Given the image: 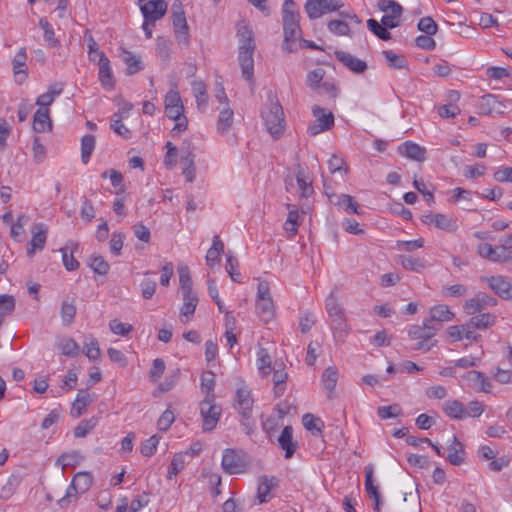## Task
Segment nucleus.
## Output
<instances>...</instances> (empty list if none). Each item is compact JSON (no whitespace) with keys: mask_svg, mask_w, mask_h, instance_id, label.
<instances>
[{"mask_svg":"<svg viewBox=\"0 0 512 512\" xmlns=\"http://www.w3.org/2000/svg\"><path fill=\"white\" fill-rule=\"evenodd\" d=\"M58 349L65 356L74 357L79 352V346L74 339L69 337L61 338L57 343Z\"/></svg>","mask_w":512,"mask_h":512,"instance_id":"obj_46","label":"nucleus"},{"mask_svg":"<svg viewBox=\"0 0 512 512\" xmlns=\"http://www.w3.org/2000/svg\"><path fill=\"white\" fill-rule=\"evenodd\" d=\"M236 404L239 413L252 411L253 399L247 387H241L236 391Z\"/></svg>","mask_w":512,"mask_h":512,"instance_id":"obj_35","label":"nucleus"},{"mask_svg":"<svg viewBox=\"0 0 512 512\" xmlns=\"http://www.w3.org/2000/svg\"><path fill=\"white\" fill-rule=\"evenodd\" d=\"M496 317L491 313H480L479 315L471 317L467 321L468 328L473 329H487L494 325Z\"/></svg>","mask_w":512,"mask_h":512,"instance_id":"obj_34","label":"nucleus"},{"mask_svg":"<svg viewBox=\"0 0 512 512\" xmlns=\"http://www.w3.org/2000/svg\"><path fill=\"white\" fill-rule=\"evenodd\" d=\"M215 386V375L211 371H206L201 376V390L206 397L214 396L213 390Z\"/></svg>","mask_w":512,"mask_h":512,"instance_id":"obj_56","label":"nucleus"},{"mask_svg":"<svg viewBox=\"0 0 512 512\" xmlns=\"http://www.w3.org/2000/svg\"><path fill=\"white\" fill-rule=\"evenodd\" d=\"M367 26L369 30L381 40L387 41L391 39V34L382 23L380 24L377 20L371 18L367 20Z\"/></svg>","mask_w":512,"mask_h":512,"instance_id":"obj_49","label":"nucleus"},{"mask_svg":"<svg viewBox=\"0 0 512 512\" xmlns=\"http://www.w3.org/2000/svg\"><path fill=\"white\" fill-rule=\"evenodd\" d=\"M279 446L285 451V458H291L296 450L297 443L293 441V429L286 426L278 437Z\"/></svg>","mask_w":512,"mask_h":512,"instance_id":"obj_21","label":"nucleus"},{"mask_svg":"<svg viewBox=\"0 0 512 512\" xmlns=\"http://www.w3.org/2000/svg\"><path fill=\"white\" fill-rule=\"evenodd\" d=\"M331 202L335 205L341 206L346 212L353 214H360L358 210L359 205L354 201V198L348 194L330 195Z\"/></svg>","mask_w":512,"mask_h":512,"instance_id":"obj_30","label":"nucleus"},{"mask_svg":"<svg viewBox=\"0 0 512 512\" xmlns=\"http://www.w3.org/2000/svg\"><path fill=\"white\" fill-rule=\"evenodd\" d=\"M202 477L207 479L208 484L210 486V493L213 498L218 497L221 494V490L219 486L222 483V478L219 474L213 473L209 470L202 471Z\"/></svg>","mask_w":512,"mask_h":512,"instance_id":"obj_44","label":"nucleus"},{"mask_svg":"<svg viewBox=\"0 0 512 512\" xmlns=\"http://www.w3.org/2000/svg\"><path fill=\"white\" fill-rule=\"evenodd\" d=\"M325 308L328 315L335 321L342 320L344 316L343 308L338 303L333 293H330L326 299Z\"/></svg>","mask_w":512,"mask_h":512,"instance_id":"obj_42","label":"nucleus"},{"mask_svg":"<svg viewBox=\"0 0 512 512\" xmlns=\"http://www.w3.org/2000/svg\"><path fill=\"white\" fill-rule=\"evenodd\" d=\"M234 122V112L229 105L224 106L220 112L217 120V131L224 134L230 130Z\"/></svg>","mask_w":512,"mask_h":512,"instance_id":"obj_32","label":"nucleus"},{"mask_svg":"<svg viewBox=\"0 0 512 512\" xmlns=\"http://www.w3.org/2000/svg\"><path fill=\"white\" fill-rule=\"evenodd\" d=\"M92 401L93 397L87 390H80L72 405V415L74 417H80Z\"/></svg>","mask_w":512,"mask_h":512,"instance_id":"obj_27","label":"nucleus"},{"mask_svg":"<svg viewBox=\"0 0 512 512\" xmlns=\"http://www.w3.org/2000/svg\"><path fill=\"white\" fill-rule=\"evenodd\" d=\"M365 474V490L369 494L370 497H376L379 494L377 486L374 485V466L373 464H368L364 469Z\"/></svg>","mask_w":512,"mask_h":512,"instance_id":"obj_53","label":"nucleus"},{"mask_svg":"<svg viewBox=\"0 0 512 512\" xmlns=\"http://www.w3.org/2000/svg\"><path fill=\"white\" fill-rule=\"evenodd\" d=\"M221 466L228 474H239L245 470L246 462L239 451L235 449H225L223 451Z\"/></svg>","mask_w":512,"mask_h":512,"instance_id":"obj_8","label":"nucleus"},{"mask_svg":"<svg viewBox=\"0 0 512 512\" xmlns=\"http://www.w3.org/2000/svg\"><path fill=\"white\" fill-rule=\"evenodd\" d=\"M197 304L198 298L196 294L183 296V305L180 310V320L182 322H187L189 320V317L194 314Z\"/></svg>","mask_w":512,"mask_h":512,"instance_id":"obj_40","label":"nucleus"},{"mask_svg":"<svg viewBox=\"0 0 512 512\" xmlns=\"http://www.w3.org/2000/svg\"><path fill=\"white\" fill-rule=\"evenodd\" d=\"M325 71L322 68H317L310 71L307 75V84L310 88L316 89L321 86Z\"/></svg>","mask_w":512,"mask_h":512,"instance_id":"obj_61","label":"nucleus"},{"mask_svg":"<svg viewBox=\"0 0 512 512\" xmlns=\"http://www.w3.org/2000/svg\"><path fill=\"white\" fill-rule=\"evenodd\" d=\"M237 35L239 38V49L255 50L253 32L246 24L238 25Z\"/></svg>","mask_w":512,"mask_h":512,"instance_id":"obj_29","label":"nucleus"},{"mask_svg":"<svg viewBox=\"0 0 512 512\" xmlns=\"http://www.w3.org/2000/svg\"><path fill=\"white\" fill-rule=\"evenodd\" d=\"M256 312L265 323L271 321L275 315L272 297L256 298Z\"/></svg>","mask_w":512,"mask_h":512,"instance_id":"obj_20","label":"nucleus"},{"mask_svg":"<svg viewBox=\"0 0 512 512\" xmlns=\"http://www.w3.org/2000/svg\"><path fill=\"white\" fill-rule=\"evenodd\" d=\"M338 381V370L335 367H328L324 370L321 376V382L327 392L328 398L333 397V393Z\"/></svg>","mask_w":512,"mask_h":512,"instance_id":"obj_28","label":"nucleus"},{"mask_svg":"<svg viewBox=\"0 0 512 512\" xmlns=\"http://www.w3.org/2000/svg\"><path fill=\"white\" fill-rule=\"evenodd\" d=\"M159 443V439L156 435L151 436L149 439L145 440L141 445V454L143 456L149 457L152 456L157 448Z\"/></svg>","mask_w":512,"mask_h":512,"instance_id":"obj_63","label":"nucleus"},{"mask_svg":"<svg viewBox=\"0 0 512 512\" xmlns=\"http://www.w3.org/2000/svg\"><path fill=\"white\" fill-rule=\"evenodd\" d=\"M146 20H159L167 11V3L164 0H146L138 4Z\"/></svg>","mask_w":512,"mask_h":512,"instance_id":"obj_13","label":"nucleus"},{"mask_svg":"<svg viewBox=\"0 0 512 512\" xmlns=\"http://www.w3.org/2000/svg\"><path fill=\"white\" fill-rule=\"evenodd\" d=\"M287 373L284 370H275L273 373L274 392L276 396H281L285 390Z\"/></svg>","mask_w":512,"mask_h":512,"instance_id":"obj_58","label":"nucleus"},{"mask_svg":"<svg viewBox=\"0 0 512 512\" xmlns=\"http://www.w3.org/2000/svg\"><path fill=\"white\" fill-rule=\"evenodd\" d=\"M27 54L26 49L21 48L13 58V71L16 77V81L21 84L27 76L26 66Z\"/></svg>","mask_w":512,"mask_h":512,"instance_id":"obj_23","label":"nucleus"},{"mask_svg":"<svg viewBox=\"0 0 512 512\" xmlns=\"http://www.w3.org/2000/svg\"><path fill=\"white\" fill-rule=\"evenodd\" d=\"M328 29L331 33L340 36H346L350 33V27L348 23L343 20H331L328 23Z\"/></svg>","mask_w":512,"mask_h":512,"instance_id":"obj_59","label":"nucleus"},{"mask_svg":"<svg viewBox=\"0 0 512 512\" xmlns=\"http://www.w3.org/2000/svg\"><path fill=\"white\" fill-rule=\"evenodd\" d=\"M343 6L341 0H307L305 11L310 19H317L324 14L338 11Z\"/></svg>","mask_w":512,"mask_h":512,"instance_id":"obj_7","label":"nucleus"},{"mask_svg":"<svg viewBox=\"0 0 512 512\" xmlns=\"http://www.w3.org/2000/svg\"><path fill=\"white\" fill-rule=\"evenodd\" d=\"M501 103L498 101L497 97L492 94L484 95L479 104H478V112L482 115H490L493 112H501Z\"/></svg>","mask_w":512,"mask_h":512,"instance_id":"obj_31","label":"nucleus"},{"mask_svg":"<svg viewBox=\"0 0 512 512\" xmlns=\"http://www.w3.org/2000/svg\"><path fill=\"white\" fill-rule=\"evenodd\" d=\"M383 56L386 58L390 67L394 69H402L405 67L406 60L403 56L393 53L392 51H383Z\"/></svg>","mask_w":512,"mask_h":512,"instance_id":"obj_60","label":"nucleus"},{"mask_svg":"<svg viewBox=\"0 0 512 512\" xmlns=\"http://www.w3.org/2000/svg\"><path fill=\"white\" fill-rule=\"evenodd\" d=\"M484 280L497 296L512 301V282L509 277L497 275L486 277Z\"/></svg>","mask_w":512,"mask_h":512,"instance_id":"obj_12","label":"nucleus"},{"mask_svg":"<svg viewBox=\"0 0 512 512\" xmlns=\"http://www.w3.org/2000/svg\"><path fill=\"white\" fill-rule=\"evenodd\" d=\"M282 20L284 31V49L292 51L290 43H294L301 37V28L299 24L300 13L296 3L293 0H285L282 7Z\"/></svg>","mask_w":512,"mask_h":512,"instance_id":"obj_1","label":"nucleus"},{"mask_svg":"<svg viewBox=\"0 0 512 512\" xmlns=\"http://www.w3.org/2000/svg\"><path fill=\"white\" fill-rule=\"evenodd\" d=\"M444 413L453 419L465 418V407L462 402L458 400H448L443 404Z\"/></svg>","mask_w":512,"mask_h":512,"instance_id":"obj_37","label":"nucleus"},{"mask_svg":"<svg viewBox=\"0 0 512 512\" xmlns=\"http://www.w3.org/2000/svg\"><path fill=\"white\" fill-rule=\"evenodd\" d=\"M47 227L42 223L34 224L31 228L32 239L27 249L28 257H32L37 250H42L47 239Z\"/></svg>","mask_w":512,"mask_h":512,"instance_id":"obj_14","label":"nucleus"},{"mask_svg":"<svg viewBox=\"0 0 512 512\" xmlns=\"http://www.w3.org/2000/svg\"><path fill=\"white\" fill-rule=\"evenodd\" d=\"M83 460V456L78 451L63 453L56 461V465L62 467L64 471L68 467H75Z\"/></svg>","mask_w":512,"mask_h":512,"instance_id":"obj_41","label":"nucleus"},{"mask_svg":"<svg viewBox=\"0 0 512 512\" xmlns=\"http://www.w3.org/2000/svg\"><path fill=\"white\" fill-rule=\"evenodd\" d=\"M185 467V454L177 453L174 455L167 473L168 479H172Z\"/></svg>","mask_w":512,"mask_h":512,"instance_id":"obj_54","label":"nucleus"},{"mask_svg":"<svg viewBox=\"0 0 512 512\" xmlns=\"http://www.w3.org/2000/svg\"><path fill=\"white\" fill-rule=\"evenodd\" d=\"M277 480L275 477L269 478L268 476H262L259 478L257 497L260 503L267 502V496L269 495L273 486H275Z\"/></svg>","mask_w":512,"mask_h":512,"instance_id":"obj_39","label":"nucleus"},{"mask_svg":"<svg viewBox=\"0 0 512 512\" xmlns=\"http://www.w3.org/2000/svg\"><path fill=\"white\" fill-rule=\"evenodd\" d=\"M95 137L93 135H84L81 139V160L84 164L89 162L90 156L95 148Z\"/></svg>","mask_w":512,"mask_h":512,"instance_id":"obj_48","label":"nucleus"},{"mask_svg":"<svg viewBox=\"0 0 512 512\" xmlns=\"http://www.w3.org/2000/svg\"><path fill=\"white\" fill-rule=\"evenodd\" d=\"M172 20L175 37L179 43L188 44L189 34L185 13L181 8V4L174 3L172 6Z\"/></svg>","mask_w":512,"mask_h":512,"instance_id":"obj_9","label":"nucleus"},{"mask_svg":"<svg viewBox=\"0 0 512 512\" xmlns=\"http://www.w3.org/2000/svg\"><path fill=\"white\" fill-rule=\"evenodd\" d=\"M422 221L425 224H433L438 229L449 233L456 232L459 227L456 217L441 213H429L423 216Z\"/></svg>","mask_w":512,"mask_h":512,"instance_id":"obj_11","label":"nucleus"},{"mask_svg":"<svg viewBox=\"0 0 512 512\" xmlns=\"http://www.w3.org/2000/svg\"><path fill=\"white\" fill-rule=\"evenodd\" d=\"M398 152L400 155L418 162H423L426 159L425 148L411 141H406L401 144L398 148Z\"/></svg>","mask_w":512,"mask_h":512,"instance_id":"obj_18","label":"nucleus"},{"mask_svg":"<svg viewBox=\"0 0 512 512\" xmlns=\"http://www.w3.org/2000/svg\"><path fill=\"white\" fill-rule=\"evenodd\" d=\"M448 335L455 341L467 339L470 341H477L480 337L472 328H468L467 322L464 325H454L447 329Z\"/></svg>","mask_w":512,"mask_h":512,"instance_id":"obj_24","label":"nucleus"},{"mask_svg":"<svg viewBox=\"0 0 512 512\" xmlns=\"http://www.w3.org/2000/svg\"><path fill=\"white\" fill-rule=\"evenodd\" d=\"M454 317V313L449 309L447 305H435L430 309V321L436 322H448Z\"/></svg>","mask_w":512,"mask_h":512,"instance_id":"obj_38","label":"nucleus"},{"mask_svg":"<svg viewBox=\"0 0 512 512\" xmlns=\"http://www.w3.org/2000/svg\"><path fill=\"white\" fill-rule=\"evenodd\" d=\"M302 422L307 430L312 432H321L323 422L319 418L314 417L312 414H305L302 418Z\"/></svg>","mask_w":512,"mask_h":512,"instance_id":"obj_62","label":"nucleus"},{"mask_svg":"<svg viewBox=\"0 0 512 512\" xmlns=\"http://www.w3.org/2000/svg\"><path fill=\"white\" fill-rule=\"evenodd\" d=\"M448 456L447 459L452 465H460L463 462V457L460 455L462 452V444L461 442L454 436L452 443L448 447Z\"/></svg>","mask_w":512,"mask_h":512,"instance_id":"obj_47","label":"nucleus"},{"mask_svg":"<svg viewBox=\"0 0 512 512\" xmlns=\"http://www.w3.org/2000/svg\"><path fill=\"white\" fill-rule=\"evenodd\" d=\"M438 327L431 324L430 320H424L422 325H412L408 330V335L411 339L419 340L414 349L429 351L434 343H429V340L434 337Z\"/></svg>","mask_w":512,"mask_h":512,"instance_id":"obj_3","label":"nucleus"},{"mask_svg":"<svg viewBox=\"0 0 512 512\" xmlns=\"http://www.w3.org/2000/svg\"><path fill=\"white\" fill-rule=\"evenodd\" d=\"M72 482L73 488H76L79 494H84L93 484V475L88 471H80L73 476Z\"/></svg>","mask_w":512,"mask_h":512,"instance_id":"obj_33","label":"nucleus"},{"mask_svg":"<svg viewBox=\"0 0 512 512\" xmlns=\"http://www.w3.org/2000/svg\"><path fill=\"white\" fill-rule=\"evenodd\" d=\"M313 115L316 120L313 124L308 126V133L315 136L321 132L329 130L334 125V115L332 112H325V109L314 106L312 109Z\"/></svg>","mask_w":512,"mask_h":512,"instance_id":"obj_10","label":"nucleus"},{"mask_svg":"<svg viewBox=\"0 0 512 512\" xmlns=\"http://www.w3.org/2000/svg\"><path fill=\"white\" fill-rule=\"evenodd\" d=\"M120 58L127 65L126 73L128 75H133L144 68L140 56L126 49H121Z\"/></svg>","mask_w":512,"mask_h":512,"instance_id":"obj_25","label":"nucleus"},{"mask_svg":"<svg viewBox=\"0 0 512 512\" xmlns=\"http://www.w3.org/2000/svg\"><path fill=\"white\" fill-rule=\"evenodd\" d=\"M463 379L468 386L478 392L489 393L491 391V383L486 376L479 371L471 370L463 375Z\"/></svg>","mask_w":512,"mask_h":512,"instance_id":"obj_15","label":"nucleus"},{"mask_svg":"<svg viewBox=\"0 0 512 512\" xmlns=\"http://www.w3.org/2000/svg\"><path fill=\"white\" fill-rule=\"evenodd\" d=\"M97 418L92 417L90 419L82 420L74 429V436L76 438H83L89 432H91L97 425Z\"/></svg>","mask_w":512,"mask_h":512,"instance_id":"obj_51","label":"nucleus"},{"mask_svg":"<svg viewBox=\"0 0 512 512\" xmlns=\"http://www.w3.org/2000/svg\"><path fill=\"white\" fill-rule=\"evenodd\" d=\"M261 114L269 134L274 139L280 138L285 129V119L283 108L276 95L269 94L268 102Z\"/></svg>","mask_w":512,"mask_h":512,"instance_id":"obj_2","label":"nucleus"},{"mask_svg":"<svg viewBox=\"0 0 512 512\" xmlns=\"http://www.w3.org/2000/svg\"><path fill=\"white\" fill-rule=\"evenodd\" d=\"M192 91L196 98L197 106L205 107L208 103L207 87L203 81H193Z\"/></svg>","mask_w":512,"mask_h":512,"instance_id":"obj_45","label":"nucleus"},{"mask_svg":"<svg viewBox=\"0 0 512 512\" xmlns=\"http://www.w3.org/2000/svg\"><path fill=\"white\" fill-rule=\"evenodd\" d=\"M377 7L385 13L381 19V23L385 27L393 29L399 26L403 13V8L399 3L394 0H379Z\"/></svg>","mask_w":512,"mask_h":512,"instance_id":"obj_6","label":"nucleus"},{"mask_svg":"<svg viewBox=\"0 0 512 512\" xmlns=\"http://www.w3.org/2000/svg\"><path fill=\"white\" fill-rule=\"evenodd\" d=\"M52 120L50 118L49 108H39L33 117V130L35 133L50 132L52 130Z\"/></svg>","mask_w":512,"mask_h":512,"instance_id":"obj_17","label":"nucleus"},{"mask_svg":"<svg viewBox=\"0 0 512 512\" xmlns=\"http://www.w3.org/2000/svg\"><path fill=\"white\" fill-rule=\"evenodd\" d=\"M258 369L262 376L270 373L271 358L266 349L261 348L257 353Z\"/></svg>","mask_w":512,"mask_h":512,"instance_id":"obj_55","label":"nucleus"},{"mask_svg":"<svg viewBox=\"0 0 512 512\" xmlns=\"http://www.w3.org/2000/svg\"><path fill=\"white\" fill-rule=\"evenodd\" d=\"M63 92V84L62 83H54L48 87V91L42 95H40L36 100V105L39 108H49V106L54 102L55 98L59 96Z\"/></svg>","mask_w":512,"mask_h":512,"instance_id":"obj_26","label":"nucleus"},{"mask_svg":"<svg viewBox=\"0 0 512 512\" xmlns=\"http://www.w3.org/2000/svg\"><path fill=\"white\" fill-rule=\"evenodd\" d=\"M39 26L44 31V39L51 47H57L59 45V40L55 37V33L52 25L48 22L46 18H40Z\"/></svg>","mask_w":512,"mask_h":512,"instance_id":"obj_52","label":"nucleus"},{"mask_svg":"<svg viewBox=\"0 0 512 512\" xmlns=\"http://www.w3.org/2000/svg\"><path fill=\"white\" fill-rule=\"evenodd\" d=\"M222 408L215 403L214 396L205 397L200 403V415L202 417V428L204 432H210L215 429L220 416Z\"/></svg>","mask_w":512,"mask_h":512,"instance_id":"obj_4","label":"nucleus"},{"mask_svg":"<svg viewBox=\"0 0 512 512\" xmlns=\"http://www.w3.org/2000/svg\"><path fill=\"white\" fill-rule=\"evenodd\" d=\"M477 252L482 258L488 259L492 262H512V249H510L504 242L499 246L482 243L478 246Z\"/></svg>","mask_w":512,"mask_h":512,"instance_id":"obj_5","label":"nucleus"},{"mask_svg":"<svg viewBox=\"0 0 512 512\" xmlns=\"http://www.w3.org/2000/svg\"><path fill=\"white\" fill-rule=\"evenodd\" d=\"M88 266L97 274L106 275L109 272L110 266L105 259L100 255H92L89 258Z\"/></svg>","mask_w":512,"mask_h":512,"instance_id":"obj_50","label":"nucleus"},{"mask_svg":"<svg viewBox=\"0 0 512 512\" xmlns=\"http://www.w3.org/2000/svg\"><path fill=\"white\" fill-rule=\"evenodd\" d=\"M61 318L64 325H71L74 321L75 314H76V307L73 303H69L67 301H64L61 306Z\"/></svg>","mask_w":512,"mask_h":512,"instance_id":"obj_57","label":"nucleus"},{"mask_svg":"<svg viewBox=\"0 0 512 512\" xmlns=\"http://www.w3.org/2000/svg\"><path fill=\"white\" fill-rule=\"evenodd\" d=\"M98 67H99V80L102 86L106 88H113L114 87V77L112 73V69L110 66V61L106 57V55H100V59L98 61Z\"/></svg>","mask_w":512,"mask_h":512,"instance_id":"obj_22","label":"nucleus"},{"mask_svg":"<svg viewBox=\"0 0 512 512\" xmlns=\"http://www.w3.org/2000/svg\"><path fill=\"white\" fill-rule=\"evenodd\" d=\"M437 24L431 17H423L418 23V29L427 35H434L437 32Z\"/></svg>","mask_w":512,"mask_h":512,"instance_id":"obj_64","label":"nucleus"},{"mask_svg":"<svg viewBox=\"0 0 512 512\" xmlns=\"http://www.w3.org/2000/svg\"><path fill=\"white\" fill-rule=\"evenodd\" d=\"M397 263L400 264L404 269L420 272L425 268V261L421 258H416L411 255H399L397 257Z\"/></svg>","mask_w":512,"mask_h":512,"instance_id":"obj_36","label":"nucleus"},{"mask_svg":"<svg viewBox=\"0 0 512 512\" xmlns=\"http://www.w3.org/2000/svg\"><path fill=\"white\" fill-rule=\"evenodd\" d=\"M179 282L183 296L195 295L192 292V280L187 266H181L178 268Z\"/></svg>","mask_w":512,"mask_h":512,"instance_id":"obj_43","label":"nucleus"},{"mask_svg":"<svg viewBox=\"0 0 512 512\" xmlns=\"http://www.w3.org/2000/svg\"><path fill=\"white\" fill-rule=\"evenodd\" d=\"M254 50L239 49L238 60L242 69V76L247 81H252L254 76Z\"/></svg>","mask_w":512,"mask_h":512,"instance_id":"obj_19","label":"nucleus"},{"mask_svg":"<svg viewBox=\"0 0 512 512\" xmlns=\"http://www.w3.org/2000/svg\"><path fill=\"white\" fill-rule=\"evenodd\" d=\"M335 57L350 71L361 74L366 71L367 63L345 51H336Z\"/></svg>","mask_w":512,"mask_h":512,"instance_id":"obj_16","label":"nucleus"}]
</instances>
